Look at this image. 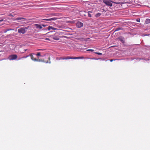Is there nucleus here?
<instances>
[{
	"instance_id": "f257e3e1",
	"label": "nucleus",
	"mask_w": 150,
	"mask_h": 150,
	"mask_svg": "<svg viewBox=\"0 0 150 150\" xmlns=\"http://www.w3.org/2000/svg\"><path fill=\"white\" fill-rule=\"evenodd\" d=\"M95 59L94 58H85L83 57H70L67 56V57H61L59 58V60H64L68 59Z\"/></svg>"
},
{
	"instance_id": "f03ea898",
	"label": "nucleus",
	"mask_w": 150,
	"mask_h": 150,
	"mask_svg": "<svg viewBox=\"0 0 150 150\" xmlns=\"http://www.w3.org/2000/svg\"><path fill=\"white\" fill-rule=\"evenodd\" d=\"M103 2L105 3L107 5L111 6H112V2L115 3L117 4H121L122 3L120 2H115L113 1H112L111 0H103Z\"/></svg>"
},
{
	"instance_id": "7ed1b4c3",
	"label": "nucleus",
	"mask_w": 150,
	"mask_h": 150,
	"mask_svg": "<svg viewBox=\"0 0 150 150\" xmlns=\"http://www.w3.org/2000/svg\"><path fill=\"white\" fill-rule=\"evenodd\" d=\"M33 54H34V53H31L29 54V56L30 57L31 59L34 61H38L39 62H43V61L42 59H37L35 58Z\"/></svg>"
},
{
	"instance_id": "20e7f679",
	"label": "nucleus",
	"mask_w": 150,
	"mask_h": 150,
	"mask_svg": "<svg viewBox=\"0 0 150 150\" xmlns=\"http://www.w3.org/2000/svg\"><path fill=\"white\" fill-rule=\"evenodd\" d=\"M18 56L16 54H12L8 56V59L10 60H13L16 59Z\"/></svg>"
},
{
	"instance_id": "39448f33",
	"label": "nucleus",
	"mask_w": 150,
	"mask_h": 150,
	"mask_svg": "<svg viewBox=\"0 0 150 150\" xmlns=\"http://www.w3.org/2000/svg\"><path fill=\"white\" fill-rule=\"evenodd\" d=\"M18 32L19 33L24 34L25 33L26 31L24 30V28H21L18 29Z\"/></svg>"
},
{
	"instance_id": "423d86ee",
	"label": "nucleus",
	"mask_w": 150,
	"mask_h": 150,
	"mask_svg": "<svg viewBox=\"0 0 150 150\" xmlns=\"http://www.w3.org/2000/svg\"><path fill=\"white\" fill-rule=\"evenodd\" d=\"M76 25L78 28H81L83 26V23L80 21H78L76 23Z\"/></svg>"
},
{
	"instance_id": "0eeeda50",
	"label": "nucleus",
	"mask_w": 150,
	"mask_h": 150,
	"mask_svg": "<svg viewBox=\"0 0 150 150\" xmlns=\"http://www.w3.org/2000/svg\"><path fill=\"white\" fill-rule=\"evenodd\" d=\"M57 18L56 17H54L50 18L49 19H43L42 20H45L47 21H55L57 20Z\"/></svg>"
},
{
	"instance_id": "6e6552de",
	"label": "nucleus",
	"mask_w": 150,
	"mask_h": 150,
	"mask_svg": "<svg viewBox=\"0 0 150 150\" xmlns=\"http://www.w3.org/2000/svg\"><path fill=\"white\" fill-rule=\"evenodd\" d=\"M22 20V21H25V20H26V19L24 18L23 17H18L17 18H16L15 19V20L16 21H18V20Z\"/></svg>"
},
{
	"instance_id": "1a4fd4ad",
	"label": "nucleus",
	"mask_w": 150,
	"mask_h": 150,
	"mask_svg": "<svg viewBox=\"0 0 150 150\" xmlns=\"http://www.w3.org/2000/svg\"><path fill=\"white\" fill-rule=\"evenodd\" d=\"M60 38V37L59 36L56 35L55 34V35L53 36V38L55 40H58Z\"/></svg>"
},
{
	"instance_id": "9d476101",
	"label": "nucleus",
	"mask_w": 150,
	"mask_h": 150,
	"mask_svg": "<svg viewBox=\"0 0 150 150\" xmlns=\"http://www.w3.org/2000/svg\"><path fill=\"white\" fill-rule=\"evenodd\" d=\"M118 39L122 43H125V39L123 37H120L118 38Z\"/></svg>"
},
{
	"instance_id": "9b49d317",
	"label": "nucleus",
	"mask_w": 150,
	"mask_h": 150,
	"mask_svg": "<svg viewBox=\"0 0 150 150\" xmlns=\"http://www.w3.org/2000/svg\"><path fill=\"white\" fill-rule=\"evenodd\" d=\"M34 25L36 26L37 28L41 29L42 28V26L38 24H35Z\"/></svg>"
},
{
	"instance_id": "f8f14e48",
	"label": "nucleus",
	"mask_w": 150,
	"mask_h": 150,
	"mask_svg": "<svg viewBox=\"0 0 150 150\" xmlns=\"http://www.w3.org/2000/svg\"><path fill=\"white\" fill-rule=\"evenodd\" d=\"M14 30L13 29H11V28H9V29H7L5 30L4 31L5 33L7 31H10V30Z\"/></svg>"
},
{
	"instance_id": "ddd939ff",
	"label": "nucleus",
	"mask_w": 150,
	"mask_h": 150,
	"mask_svg": "<svg viewBox=\"0 0 150 150\" xmlns=\"http://www.w3.org/2000/svg\"><path fill=\"white\" fill-rule=\"evenodd\" d=\"M101 15V14L100 13H98L96 14L95 15V17H99Z\"/></svg>"
},
{
	"instance_id": "4468645a",
	"label": "nucleus",
	"mask_w": 150,
	"mask_h": 150,
	"mask_svg": "<svg viewBox=\"0 0 150 150\" xmlns=\"http://www.w3.org/2000/svg\"><path fill=\"white\" fill-rule=\"evenodd\" d=\"M62 33L61 32L59 31L58 32L56 33V35H61Z\"/></svg>"
},
{
	"instance_id": "2eb2a0df",
	"label": "nucleus",
	"mask_w": 150,
	"mask_h": 150,
	"mask_svg": "<svg viewBox=\"0 0 150 150\" xmlns=\"http://www.w3.org/2000/svg\"><path fill=\"white\" fill-rule=\"evenodd\" d=\"M92 12L91 11H89L88 12V16L89 17H91L92 16L91 14H90V13H92Z\"/></svg>"
},
{
	"instance_id": "dca6fc26",
	"label": "nucleus",
	"mask_w": 150,
	"mask_h": 150,
	"mask_svg": "<svg viewBox=\"0 0 150 150\" xmlns=\"http://www.w3.org/2000/svg\"><path fill=\"white\" fill-rule=\"evenodd\" d=\"M146 24H148L149 23H150V19H146Z\"/></svg>"
},
{
	"instance_id": "f3484780",
	"label": "nucleus",
	"mask_w": 150,
	"mask_h": 150,
	"mask_svg": "<svg viewBox=\"0 0 150 150\" xmlns=\"http://www.w3.org/2000/svg\"><path fill=\"white\" fill-rule=\"evenodd\" d=\"M30 26H28L26 27H25L23 28H24V30H27L28 29V28H29Z\"/></svg>"
},
{
	"instance_id": "a211bd4d",
	"label": "nucleus",
	"mask_w": 150,
	"mask_h": 150,
	"mask_svg": "<svg viewBox=\"0 0 150 150\" xmlns=\"http://www.w3.org/2000/svg\"><path fill=\"white\" fill-rule=\"evenodd\" d=\"M121 29H122V28H117L115 30V31H118V30H121Z\"/></svg>"
},
{
	"instance_id": "6ab92c4d",
	"label": "nucleus",
	"mask_w": 150,
	"mask_h": 150,
	"mask_svg": "<svg viewBox=\"0 0 150 150\" xmlns=\"http://www.w3.org/2000/svg\"><path fill=\"white\" fill-rule=\"evenodd\" d=\"M53 29V27H52V26H49L48 28V29L49 30H50L51 29Z\"/></svg>"
},
{
	"instance_id": "aec40b11",
	"label": "nucleus",
	"mask_w": 150,
	"mask_h": 150,
	"mask_svg": "<svg viewBox=\"0 0 150 150\" xmlns=\"http://www.w3.org/2000/svg\"><path fill=\"white\" fill-rule=\"evenodd\" d=\"M95 53L99 55H102V53L100 52H95Z\"/></svg>"
},
{
	"instance_id": "412c9836",
	"label": "nucleus",
	"mask_w": 150,
	"mask_h": 150,
	"mask_svg": "<svg viewBox=\"0 0 150 150\" xmlns=\"http://www.w3.org/2000/svg\"><path fill=\"white\" fill-rule=\"evenodd\" d=\"M29 56L28 55V56H24V57H21V59H22V58H27V57H29Z\"/></svg>"
},
{
	"instance_id": "4be33fe9",
	"label": "nucleus",
	"mask_w": 150,
	"mask_h": 150,
	"mask_svg": "<svg viewBox=\"0 0 150 150\" xmlns=\"http://www.w3.org/2000/svg\"><path fill=\"white\" fill-rule=\"evenodd\" d=\"M36 55L37 56H40L41 54H40V52H38V53L36 54Z\"/></svg>"
},
{
	"instance_id": "5701e85b",
	"label": "nucleus",
	"mask_w": 150,
	"mask_h": 150,
	"mask_svg": "<svg viewBox=\"0 0 150 150\" xmlns=\"http://www.w3.org/2000/svg\"><path fill=\"white\" fill-rule=\"evenodd\" d=\"M87 51H90L91 52H93L94 51V50L92 49H88L86 50Z\"/></svg>"
},
{
	"instance_id": "b1692460",
	"label": "nucleus",
	"mask_w": 150,
	"mask_h": 150,
	"mask_svg": "<svg viewBox=\"0 0 150 150\" xmlns=\"http://www.w3.org/2000/svg\"><path fill=\"white\" fill-rule=\"evenodd\" d=\"M9 16H14L12 14H10L9 15Z\"/></svg>"
},
{
	"instance_id": "393cba45",
	"label": "nucleus",
	"mask_w": 150,
	"mask_h": 150,
	"mask_svg": "<svg viewBox=\"0 0 150 150\" xmlns=\"http://www.w3.org/2000/svg\"><path fill=\"white\" fill-rule=\"evenodd\" d=\"M45 50L44 49H38L37 50L38 51H39V50Z\"/></svg>"
},
{
	"instance_id": "a878e982",
	"label": "nucleus",
	"mask_w": 150,
	"mask_h": 150,
	"mask_svg": "<svg viewBox=\"0 0 150 150\" xmlns=\"http://www.w3.org/2000/svg\"><path fill=\"white\" fill-rule=\"evenodd\" d=\"M115 60L113 59H111L110 60V61L111 62H112L113 60Z\"/></svg>"
},
{
	"instance_id": "bb28decb",
	"label": "nucleus",
	"mask_w": 150,
	"mask_h": 150,
	"mask_svg": "<svg viewBox=\"0 0 150 150\" xmlns=\"http://www.w3.org/2000/svg\"><path fill=\"white\" fill-rule=\"evenodd\" d=\"M53 29V30H57V29L53 27V29Z\"/></svg>"
},
{
	"instance_id": "cd10ccee",
	"label": "nucleus",
	"mask_w": 150,
	"mask_h": 150,
	"mask_svg": "<svg viewBox=\"0 0 150 150\" xmlns=\"http://www.w3.org/2000/svg\"><path fill=\"white\" fill-rule=\"evenodd\" d=\"M42 26H43V27H45L46 26V25H42Z\"/></svg>"
},
{
	"instance_id": "c85d7f7f",
	"label": "nucleus",
	"mask_w": 150,
	"mask_h": 150,
	"mask_svg": "<svg viewBox=\"0 0 150 150\" xmlns=\"http://www.w3.org/2000/svg\"><path fill=\"white\" fill-rule=\"evenodd\" d=\"M4 21L3 19H1L0 20V22L3 21Z\"/></svg>"
},
{
	"instance_id": "c756f323",
	"label": "nucleus",
	"mask_w": 150,
	"mask_h": 150,
	"mask_svg": "<svg viewBox=\"0 0 150 150\" xmlns=\"http://www.w3.org/2000/svg\"><path fill=\"white\" fill-rule=\"evenodd\" d=\"M137 21H138V22H139V20H137Z\"/></svg>"
},
{
	"instance_id": "7c9ffc66",
	"label": "nucleus",
	"mask_w": 150,
	"mask_h": 150,
	"mask_svg": "<svg viewBox=\"0 0 150 150\" xmlns=\"http://www.w3.org/2000/svg\"><path fill=\"white\" fill-rule=\"evenodd\" d=\"M45 39L46 40H49V38H46Z\"/></svg>"
},
{
	"instance_id": "2f4dec72",
	"label": "nucleus",
	"mask_w": 150,
	"mask_h": 150,
	"mask_svg": "<svg viewBox=\"0 0 150 150\" xmlns=\"http://www.w3.org/2000/svg\"><path fill=\"white\" fill-rule=\"evenodd\" d=\"M101 59V58H99V59Z\"/></svg>"
}]
</instances>
